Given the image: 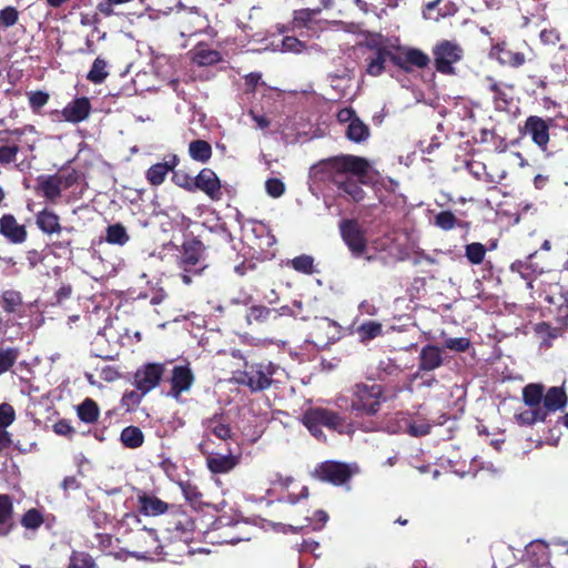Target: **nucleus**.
<instances>
[{
  "label": "nucleus",
  "mask_w": 568,
  "mask_h": 568,
  "mask_svg": "<svg viewBox=\"0 0 568 568\" xmlns=\"http://www.w3.org/2000/svg\"><path fill=\"white\" fill-rule=\"evenodd\" d=\"M432 426L427 422H412L408 424V434L415 437L426 436L430 433Z\"/></svg>",
  "instance_id": "774afa93"
},
{
  "label": "nucleus",
  "mask_w": 568,
  "mask_h": 568,
  "mask_svg": "<svg viewBox=\"0 0 568 568\" xmlns=\"http://www.w3.org/2000/svg\"><path fill=\"white\" fill-rule=\"evenodd\" d=\"M172 172V182L189 191V192H194V178L189 174L187 172L183 171V170H173L171 171Z\"/></svg>",
  "instance_id": "6e6d98bb"
},
{
  "label": "nucleus",
  "mask_w": 568,
  "mask_h": 568,
  "mask_svg": "<svg viewBox=\"0 0 568 568\" xmlns=\"http://www.w3.org/2000/svg\"><path fill=\"white\" fill-rule=\"evenodd\" d=\"M190 53L192 54V61L201 67L214 65L222 60L217 50L210 49L203 43H199Z\"/></svg>",
  "instance_id": "7c9ffc66"
},
{
  "label": "nucleus",
  "mask_w": 568,
  "mask_h": 568,
  "mask_svg": "<svg viewBox=\"0 0 568 568\" xmlns=\"http://www.w3.org/2000/svg\"><path fill=\"white\" fill-rule=\"evenodd\" d=\"M0 234L12 244H21L28 237L26 226L19 224L14 215L10 213L0 217Z\"/></svg>",
  "instance_id": "4be33fe9"
},
{
  "label": "nucleus",
  "mask_w": 568,
  "mask_h": 568,
  "mask_svg": "<svg viewBox=\"0 0 568 568\" xmlns=\"http://www.w3.org/2000/svg\"><path fill=\"white\" fill-rule=\"evenodd\" d=\"M486 252V246L479 242H473L465 246V256L468 262L474 265H478L484 262Z\"/></svg>",
  "instance_id": "3c124183"
},
{
  "label": "nucleus",
  "mask_w": 568,
  "mask_h": 568,
  "mask_svg": "<svg viewBox=\"0 0 568 568\" xmlns=\"http://www.w3.org/2000/svg\"><path fill=\"white\" fill-rule=\"evenodd\" d=\"M29 106L36 114H40L41 109L49 102L50 94L42 90L30 91L27 93Z\"/></svg>",
  "instance_id": "864d4df0"
},
{
  "label": "nucleus",
  "mask_w": 568,
  "mask_h": 568,
  "mask_svg": "<svg viewBox=\"0 0 568 568\" xmlns=\"http://www.w3.org/2000/svg\"><path fill=\"white\" fill-rule=\"evenodd\" d=\"M485 83L487 91L493 93L495 109L499 111L506 110L513 101V98L508 92L511 87L496 81L493 77H487L485 79Z\"/></svg>",
  "instance_id": "393cba45"
},
{
  "label": "nucleus",
  "mask_w": 568,
  "mask_h": 568,
  "mask_svg": "<svg viewBox=\"0 0 568 568\" xmlns=\"http://www.w3.org/2000/svg\"><path fill=\"white\" fill-rule=\"evenodd\" d=\"M493 54L496 57L498 62L503 65L511 68H519L527 61L526 55L523 52H516L510 50L506 42L497 43L491 49Z\"/></svg>",
  "instance_id": "a878e982"
},
{
  "label": "nucleus",
  "mask_w": 568,
  "mask_h": 568,
  "mask_svg": "<svg viewBox=\"0 0 568 568\" xmlns=\"http://www.w3.org/2000/svg\"><path fill=\"white\" fill-rule=\"evenodd\" d=\"M266 192L272 197H280L285 192V184L277 178H271L265 183Z\"/></svg>",
  "instance_id": "0e129e2a"
},
{
  "label": "nucleus",
  "mask_w": 568,
  "mask_h": 568,
  "mask_svg": "<svg viewBox=\"0 0 568 568\" xmlns=\"http://www.w3.org/2000/svg\"><path fill=\"white\" fill-rule=\"evenodd\" d=\"M89 518L98 528L105 527L110 523V516L99 507L89 510Z\"/></svg>",
  "instance_id": "338daca9"
},
{
  "label": "nucleus",
  "mask_w": 568,
  "mask_h": 568,
  "mask_svg": "<svg viewBox=\"0 0 568 568\" xmlns=\"http://www.w3.org/2000/svg\"><path fill=\"white\" fill-rule=\"evenodd\" d=\"M210 446V439L203 440L199 445V450L205 457L206 467L212 474H227L240 464L241 456L233 454L230 448L227 454H221L211 450Z\"/></svg>",
  "instance_id": "f8f14e48"
},
{
  "label": "nucleus",
  "mask_w": 568,
  "mask_h": 568,
  "mask_svg": "<svg viewBox=\"0 0 568 568\" xmlns=\"http://www.w3.org/2000/svg\"><path fill=\"white\" fill-rule=\"evenodd\" d=\"M144 434L138 426H126L120 434L121 444L129 449L140 448L144 444Z\"/></svg>",
  "instance_id": "f704fd0d"
},
{
  "label": "nucleus",
  "mask_w": 568,
  "mask_h": 568,
  "mask_svg": "<svg viewBox=\"0 0 568 568\" xmlns=\"http://www.w3.org/2000/svg\"><path fill=\"white\" fill-rule=\"evenodd\" d=\"M322 12V8L298 9L293 12V26L295 28H310L314 18Z\"/></svg>",
  "instance_id": "a18cd8bd"
},
{
  "label": "nucleus",
  "mask_w": 568,
  "mask_h": 568,
  "mask_svg": "<svg viewBox=\"0 0 568 568\" xmlns=\"http://www.w3.org/2000/svg\"><path fill=\"white\" fill-rule=\"evenodd\" d=\"M434 225L443 231H452L455 227L469 229L470 223L458 220L452 211H440L434 216Z\"/></svg>",
  "instance_id": "72a5a7b5"
},
{
  "label": "nucleus",
  "mask_w": 568,
  "mask_h": 568,
  "mask_svg": "<svg viewBox=\"0 0 568 568\" xmlns=\"http://www.w3.org/2000/svg\"><path fill=\"white\" fill-rule=\"evenodd\" d=\"M20 523L26 529L37 530L43 525L44 517L39 509L30 508L22 515Z\"/></svg>",
  "instance_id": "09e8293b"
},
{
  "label": "nucleus",
  "mask_w": 568,
  "mask_h": 568,
  "mask_svg": "<svg viewBox=\"0 0 568 568\" xmlns=\"http://www.w3.org/2000/svg\"><path fill=\"white\" fill-rule=\"evenodd\" d=\"M339 234L353 257H362L368 247L366 230L356 219H343L338 223Z\"/></svg>",
  "instance_id": "9d476101"
},
{
  "label": "nucleus",
  "mask_w": 568,
  "mask_h": 568,
  "mask_svg": "<svg viewBox=\"0 0 568 568\" xmlns=\"http://www.w3.org/2000/svg\"><path fill=\"white\" fill-rule=\"evenodd\" d=\"M445 348L457 352V353H464L467 352L470 347V339L467 337H450L445 341L444 344Z\"/></svg>",
  "instance_id": "052dcab7"
},
{
  "label": "nucleus",
  "mask_w": 568,
  "mask_h": 568,
  "mask_svg": "<svg viewBox=\"0 0 568 568\" xmlns=\"http://www.w3.org/2000/svg\"><path fill=\"white\" fill-rule=\"evenodd\" d=\"M195 521L190 514L181 508L172 507L169 515L168 530L185 541L192 539Z\"/></svg>",
  "instance_id": "4468645a"
},
{
  "label": "nucleus",
  "mask_w": 568,
  "mask_h": 568,
  "mask_svg": "<svg viewBox=\"0 0 568 568\" xmlns=\"http://www.w3.org/2000/svg\"><path fill=\"white\" fill-rule=\"evenodd\" d=\"M170 395L178 399L182 393L190 390L194 383V374L189 365H176L170 379Z\"/></svg>",
  "instance_id": "6ab92c4d"
},
{
  "label": "nucleus",
  "mask_w": 568,
  "mask_h": 568,
  "mask_svg": "<svg viewBox=\"0 0 568 568\" xmlns=\"http://www.w3.org/2000/svg\"><path fill=\"white\" fill-rule=\"evenodd\" d=\"M55 176L59 180L61 190L64 191L79 183L81 173L77 169L63 166L55 173Z\"/></svg>",
  "instance_id": "c03bdc74"
},
{
  "label": "nucleus",
  "mask_w": 568,
  "mask_h": 568,
  "mask_svg": "<svg viewBox=\"0 0 568 568\" xmlns=\"http://www.w3.org/2000/svg\"><path fill=\"white\" fill-rule=\"evenodd\" d=\"M212 146L205 140H193L189 144V155L193 161L202 164L207 163L212 158Z\"/></svg>",
  "instance_id": "e433bc0d"
},
{
  "label": "nucleus",
  "mask_w": 568,
  "mask_h": 568,
  "mask_svg": "<svg viewBox=\"0 0 568 568\" xmlns=\"http://www.w3.org/2000/svg\"><path fill=\"white\" fill-rule=\"evenodd\" d=\"M432 54L436 71L453 75L456 73L454 65L464 58V48L456 40L443 39L433 47Z\"/></svg>",
  "instance_id": "6e6552de"
},
{
  "label": "nucleus",
  "mask_w": 568,
  "mask_h": 568,
  "mask_svg": "<svg viewBox=\"0 0 568 568\" xmlns=\"http://www.w3.org/2000/svg\"><path fill=\"white\" fill-rule=\"evenodd\" d=\"M402 368L396 363V361L392 358L381 359L377 368H376V377L377 379L384 382L388 377H397L402 374Z\"/></svg>",
  "instance_id": "37998d69"
},
{
  "label": "nucleus",
  "mask_w": 568,
  "mask_h": 568,
  "mask_svg": "<svg viewBox=\"0 0 568 568\" xmlns=\"http://www.w3.org/2000/svg\"><path fill=\"white\" fill-rule=\"evenodd\" d=\"M181 488L184 497L192 504H201L203 494L200 491L196 485L189 481L182 483Z\"/></svg>",
  "instance_id": "680f3d73"
},
{
  "label": "nucleus",
  "mask_w": 568,
  "mask_h": 568,
  "mask_svg": "<svg viewBox=\"0 0 568 568\" xmlns=\"http://www.w3.org/2000/svg\"><path fill=\"white\" fill-rule=\"evenodd\" d=\"M203 426L206 432L223 442H227L234 436V433L232 432L230 424L225 422L223 414H214L212 417L204 419Z\"/></svg>",
  "instance_id": "cd10ccee"
},
{
  "label": "nucleus",
  "mask_w": 568,
  "mask_h": 568,
  "mask_svg": "<svg viewBox=\"0 0 568 568\" xmlns=\"http://www.w3.org/2000/svg\"><path fill=\"white\" fill-rule=\"evenodd\" d=\"M389 60L395 67L406 73H410L414 68L425 69L429 65L428 54L418 48L397 47L396 51L390 50L371 53L365 58V71L371 77H379L386 70V62Z\"/></svg>",
  "instance_id": "f257e3e1"
},
{
  "label": "nucleus",
  "mask_w": 568,
  "mask_h": 568,
  "mask_svg": "<svg viewBox=\"0 0 568 568\" xmlns=\"http://www.w3.org/2000/svg\"><path fill=\"white\" fill-rule=\"evenodd\" d=\"M138 508L144 516H159L165 514L170 505L152 493L136 489Z\"/></svg>",
  "instance_id": "aec40b11"
},
{
  "label": "nucleus",
  "mask_w": 568,
  "mask_h": 568,
  "mask_svg": "<svg viewBox=\"0 0 568 568\" xmlns=\"http://www.w3.org/2000/svg\"><path fill=\"white\" fill-rule=\"evenodd\" d=\"M0 307L8 315L22 316L24 303L21 292L13 288L2 291Z\"/></svg>",
  "instance_id": "bb28decb"
},
{
  "label": "nucleus",
  "mask_w": 568,
  "mask_h": 568,
  "mask_svg": "<svg viewBox=\"0 0 568 568\" xmlns=\"http://www.w3.org/2000/svg\"><path fill=\"white\" fill-rule=\"evenodd\" d=\"M202 191L212 201L222 199V183L217 174L209 168L202 169L194 178V192Z\"/></svg>",
  "instance_id": "dca6fc26"
},
{
  "label": "nucleus",
  "mask_w": 568,
  "mask_h": 568,
  "mask_svg": "<svg viewBox=\"0 0 568 568\" xmlns=\"http://www.w3.org/2000/svg\"><path fill=\"white\" fill-rule=\"evenodd\" d=\"M288 265L296 272L312 275L315 273L314 257L307 254H302L288 262Z\"/></svg>",
  "instance_id": "de8ad7c7"
},
{
  "label": "nucleus",
  "mask_w": 568,
  "mask_h": 568,
  "mask_svg": "<svg viewBox=\"0 0 568 568\" xmlns=\"http://www.w3.org/2000/svg\"><path fill=\"white\" fill-rule=\"evenodd\" d=\"M92 111V105L87 97H80L69 102L61 111L53 110L50 114L61 116L63 121L80 123L85 121Z\"/></svg>",
  "instance_id": "2eb2a0df"
},
{
  "label": "nucleus",
  "mask_w": 568,
  "mask_h": 568,
  "mask_svg": "<svg viewBox=\"0 0 568 568\" xmlns=\"http://www.w3.org/2000/svg\"><path fill=\"white\" fill-rule=\"evenodd\" d=\"M302 424L313 437L318 440H326L323 427L339 435H348L354 432L352 422L339 412L326 407H310L301 418Z\"/></svg>",
  "instance_id": "f03ea898"
},
{
  "label": "nucleus",
  "mask_w": 568,
  "mask_h": 568,
  "mask_svg": "<svg viewBox=\"0 0 568 568\" xmlns=\"http://www.w3.org/2000/svg\"><path fill=\"white\" fill-rule=\"evenodd\" d=\"M121 527L140 526L141 519L134 513H126L120 521ZM126 542L130 547V554L136 558H148L159 554L160 540L156 531L145 526L138 527L129 534Z\"/></svg>",
  "instance_id": "20e7f679"
},
{
  "label": "nucleus",
  "mask_w": 568,
  "mask_h": 568,
  "mask_svg": "<svg viewBox=\"0 0 568 568\" xmlns=\"http://www.w3.org/2000/svg\"><path fill=\"white\" fill-rule=\"evenodd\" d=\"M13 528L12 497L8 494H0V537H7Z\"/></svg>",
  "instance_id": "c756f323"
},
{
  "label": "nucleus",
  "mask_w": 568,
  "mask_h": 568,
  "mask_svg": "<svg viewBox=\"0 0 568 568\" xmlns=\"http://www.w3.org/2000/svg\"><path fill=\"white\" fill-rule=\"evenodd\" d=\"M16 419V412L8 403L0 404V428L9 427Z\"/></svg>",
  "instance_id": "e2e57ef3"
},
{
  "label": "nucleus",
  "mask_w": 568,
  "mask_h": 568,
  "mask_svg": "<svg viewBox=\"0 0 568 568\" xmlns=\"http://www.w3.org/2000/svg\"><path fill=\"white\" fill-rule=\"evenodd\" d=\"M336 324L335 322L328 318H321L316 325L314 326V331L311 334L314 337V343L316 345H327L334 337L328 336L329 331H335Z\"/></svg>",
  "instance_id": "58836bf2"
},
{
  "label": "nucleus",
  "mask_w": 568,
  "mask_h": 568,
  "mask_svg": "<svg viewBox=\"0 0 568 568\" xmlns=\"http://www.w3.org/2000/svg\"><path fill=\"white\" fill-rule=\"evenodd\" d=\"M346 138L352 142L362 143L369 138V128L358 116H354L347 125Z\"/></svg>",
  "instance_id": "4c0bfd02"
},
{
  "label": "nucleus",
  "mask_w": 568,
  "mask_h": 568,
  "mask_svg": "<svg viewBox=\"0 0 568 568\" xmlns=\"http://www.w3.org/2000/svg\"><path fill=\"white\" fill-rule=\"evenodd\" d=\"M36 223L45 234L60 233L62 230L59 215L47 207L38 212Z\"/></svg>",
  "instance_id": "2f4dec72"
},
{
  "label": "nucleus",
  "mask_w": 568,
  "mask_h": 568,
  "mask_svg": "<svg viewBox=\"0 0 568 568\" xmlns=\"http://www.w3.org/2000/svg\"><path fill=\"white\" fill-rule=\"evenodd\" d=\"M143 394L140 390H126L124 392L122 398H121V405L125 408L126 412L134 410L141 403Z\"/></svg>",
  "instance_id": "4d7b16f0"
},
{
  "label": "nucleus",
  "mask_w": 568,
  "mask_h": 568,
  "mask_svg": "<svg viewBox=\"0 0 568 568\" xmlns=\"http://www.w3.org/2000/svg\"><path fill=\"white\" fill-rule=\"evenodd\" d=\"M206 247L197 237L184 241L179 250L178 266L182 270L181 280L184 284L192 283V276L201 275L207 267L205 263Z\"/></svg>",
  "instance_id": "39448f33"
},
{
  "label": "nucleus",
  "mask_w": 568,
  "mask_h": 568,
  "mask_svg": "<svg viewBox=\"0 0 568 568\" xmlns=\"http://www.w3.org/2000/svg\"><path fill=\"white\" fill-rule=\"evenodd\" d=\"M305 49L304 42L298 40L296 37H284L282 40V51L300 53Z\"/></svg>",
  "instance_id": "69168bd1"
},
{
  "label": "nucleus",
  "mask_w": 568,
  "mask_h": 568,
  "mask_svg": "<svg viewBox=\"0 0 568 568\" xmlns=\"http://www.w3.org/2000/svg\"><path fill=\"white\" fill-rule=\"evenodd\" d=\"M443 349L434 344H426L418 354L416 376L423 377L426 373L433 372L444 365Z\"/></svg>",
  "instance_id": "f3484780"
},
{
  "label": "nucleus",
  "mask_w": 568,
  "mask_h": 568,
  "mask_svg": "<svg viewBox=\"0 0 568 568\" xmlns=\"http://www.w3.org/2000/svg\"><path fill=\"white\" fill-rule=\"evenodd\" d=\"M384 389L379 384L357 383L352 388L351 409L356 417L375 416L382 406Z\"/></svg>",
  "instance_id": "423d86ee"
},
{
  "label": "nucleus",
  "mask_w": 568,
  "mask_h": 568,
  "mask_svg": "<svg viewBox=\"0 0 568 568\" xmlns=\"http://www.w3.org/2000/svg\"><path fill=\"white\" fill-rule=\"evenodd\" d=\"M77 415L79 419L85 424L97 423L100 416L98 403L94 399L87 397L77 406Z\"/></svg>",
  "instance_id": "c9c22d12"
},
{
  "label": "nucleus",
  "mask_w": 568,
  "mask_h": 568,
  "mask_svg": "<svg viewBox=\"0 0 568 568\" xmlns=\"http://www.w3.org/2000/svg\"><path fill=\"white\" fill-rule=\"evenodd\" d=\"M383 333V325L379 322L366 321L357 327V334L362 342L374 339Z\"/></svg>",
  "instance_id": "49530a36"
},
{
  "label": "nucleus",
  "mask_w": 568,
  "mask_h": 568,
  "mask_svg": "<svg viewBox=\"0 0 568 568\" xmlns=\"http://www.w3.org/2000/svg\"><path fill=\"white\" fill-rule=\"evenodd\" d=\"M34 192L50 203H57L62 195V190L55 174H42L37 178Z\"/></svg>",
  "instance_id": "5701e85b"
},
{
  "label": "nucleus",
  "mask_w": 568,
  "mask_h": 568,
  "mask_svg": "<svg viewBox=\"0 0 568 568\" xmlns=\"http://www.w3.org/2000/svg\"><path fill=\"white\" fill-rule=\"evenodd\" d=\"M165 372L162 363H148L142 365L134 373V386L143 394L154 389L161 382Z\"/></svg>",
  "instance_id": "ddd939ff"
},
{
  "label": "nucleus",
  "mask_w": 568,
  "mask_h": 568,
  "mask_svg": "<svg viewBox=\"0 0 568 568\" xmlns=\"http://www.w3.org/2000/svg\"><path fill=\"white\" fill-rule=\"evenodd\" d=\"M180 162V159L176 154H171L165 158L164 162H159L151 165L146 173L145 178L148 182L153 186L161 185L168 175L169 172L173 171Z\"/></svg>",
  "instance_id": "b1692460"
},
{
  "label": "nucleus",
  "mask_w": 568,
  "mask_h": 568,
  "mask_svg": "<svg viewBox=\"0 0 568 568\" xmlns=\"http://www.w3.org/2000/svg\"><path fill=\"white\" fill-rule=\"evenodd\" d=\"M108 61L101 57H98L87 74V80L94 84H101L109 77Z\"/></svg>",
  "instance_id": "a19ab883"
},
{
  "label": "nucleus",
  "mask_w": 568,
  "mask_h": 568,
  "mask_svg": "<svg viewBox=\"0 0 568 568\" xmlns=\"http://www.w3.org/2000/svg\"><path fill=\"white\" fill-rule=\"evenodd\" d=\"M68 568H97L91 555L83 551H73Z\"/></svg>",
  "instance_id": "5fc2aeb1"
},
{
  "label": "nucleus",
  "mask_w": 568,
  "mask_h": 568,
  "mask_svg": "<svg viewBox=\"0 0 568 568\" xmlns=\"http://www.w3.org/2000/svg\"><path fill=\"white\" fill-rule=\"evenodd\" d=\"M277 369V365L272 362L245 363L244 369L236 377V382L246 386L252 393L262 392L272 386L273 376Z\"/></svg>",
  "instance_id": "0eeeda50"
},
{
  "label": "nucleus",
  "mask_w": 568,
  "mask_h": 568,
  "mask_svg": "<svg viewBox=\"0 0 568 568\" xmlns=\"http://www.w3.org/2000/svg\"><path fill=\"white\" fill-rule=\"evenodd\" d=\"M283 315H292L295 318H300L302 321L307 320L306 316H303V315L298 316V314L293 312L288 306H283L280 310H277V308H270V307L263 306V305L252 306L248 311L247 320L250 322L255 321L257 323H264V322H268V321H275L280 316H283Z\"/></svg>",
  "instance_id": "412c9836"
},
{
  "label": "nucleus",
  "mask_w": 568,
  "mask_h": 568,
  "mask_svg": "<svg viewBox=\"0 0 568 568\" xmlns=\"http://www.w3.org/2000/svg\"><path fill=\"white\" fill-rule=\"evenodd\" d=\"M529 409H525L518 414H515V420L520 426H532L536 423H545L546 417L544 412L540 410L539 406H528Z\"/></svg>",
  "instance_id": "ea45409f"
},
{
  "label": "nucleus",
  "mask_w": 568,
  "mask_h": 568,
  "mask_svg": "<svg viewBox=\"0 0 568 568\" xmlns=\"http://www.w3.org/2000/svg\"><path fill=\"white\" fill-rule=\"evenodd\" d=\"M322 170L333 176L344 179L347 173L363 176L368 172V161L356 155H341L327 159L321 163Z\"/></svg>",
  "instance_id": "1a4fd4ad"
},
{
  "label": "nucleus",
  "mask_w": 568,
  "mask_h": 568,
  "mask_svg": "<svg viewBox=\"0 0 568 568\" xmlns=\"http://www.w3.org/2000/svg\"><path fill=\"white\" fill-rule=\"evenodd\" d=\"M558 300L559 303L555 304L554 297H548L549 303L555 305V308L549 306L548 311L556 316L559 324L566 325L568 321V298L561 294Z\"/></svg>",
  "instance_id": "603ef678"
},
{
  "label": "nucleus",
  "mask_w": 568,
  "mask_h": 568,
  "mask_svg": "<svg viewBox=\"0 0 568 568\" xmlns=\"http://www.w3.org/2000/svg\"><path fill=\"white\" fill-rule=\"evenodd\" d=\"M19 355L20 352L16 347L0 348V376L13 367Z\"/></svg>",
  "instance_id": "8fccbe9b"
},
{
  "label": "nucleus",
  "mask_w": 568,
  "mask_h": 568,
  "mask_svg": "<svg viewBox=\"0 0 568 568\" xmlns=\"http://www.w3.org/2000/svg\"><path fill=\"white\" fill-rule=\"evenodd\" d=\"M537 252L530 253L526 260H516L511 263L510 270L511 272H517L520 276L527 281V287L532 288L534 278L542 273V267L532 263V258L535 257Z\"/></svg>",
  "instance_id": "c85d7f7f"
},
{
  "label": "nucleus",
  "mask_w": 568,
  "mask_h": 568,
  "mask_svg": "<svg viewBox=\"0 0 568 568\" xmlns=\"http://www.w3.org/2000/svg\"><path fill=\"white\" fill-rule=\"evenodd\" d=\"M523 402L526 406H539L547 418L550 414L562 412L568 405V395L564 386L545 388L540 383H529L523 388Z\"/></svg>",
  "instance_id": "7ed1b4c3"
},
{
  "label": "nucleus",
  "mask_w": 568,
  "mask_h": 568,
  "mask_svg": "<svg viewBox=\"0 0 568 568\" xmlns=\"http://www.w3.org/2000/svg\"><path fill=\"white\" fill-rule=\"evenodd\" d=\"M354 474L355 469L347 463L325 460L315 467L313 476L321 481L342 486L349 481Z\"/></svg>",
  "instance_id": "9b49d317"
},
{
  "label": "nucleus",
  "mask_w": 568,
  "mask_h": 568,
  "mask_svg": "<svg viewBox=\"0 0 568 568\" xmlns=\"http://www.w3.org/2000/svg\"><path fill=\"white\" fill-rule=\"evenodd\" d=\"M19 12L14 7H6L0 10V26L2 28H10L18 22Z\"/></svg>",
  "instance_id": "bf43d9fd"
},
{
  "label": "nucleus",
  "mask_w": 568,
  "mask_h": 568,
  "mask_svg": "<svg viewBox=\"0 0 568 568\" xmlns=\"http://www.w3.org/2000/svg\"><path fill=\"white\" fill-rule=\"evenodd\" d=\"M334 184L337 185L338 190L347 194L354 202H361L365 199V191L361 183L351 176L339 179L332 176Z\"/></svg>",
  "instance_id": "473e14b6"
},
{
  "label": "nucleus",
  "mask_w": 568,
  "mask_h": 568,
  "mask_svg": "<svg viewBox=\"0 0 568 568\" xmlns=\"http://www.w3.org/2000/svg\"><path fill=\"white\" fill-rule=\"evenodd\" d=\"M550 119L544 120L537 115H530L525 121V132L530 135L532 142L546 150L549 142Z\"/></svg>",
  "instance_id": "a211bd4d"
},
{
  "label": "nucleus",
  "mask_w": 568,
  "mask_h": 568,
  "mask_svg": "<svg viewBox=\"0 0 568 568\" xmlns=\"http://www.w3.org/2000/svg\"><path fill=\"white\" fill-rule=\"evenodd\" d=\"M105 241L112 245L123 246L130 241V235L123 224L115 223L105 229Z\"/></svg>",
  "instance_id": "79ce46f5"
},
{
  "label": "nucleus",
  "mask_w": 568,
  "mask_h": 568,
  "mask_svg": "<svg viewBox=\"0 0 568 568\" xmlns=\"http://www.w3.org/2000/svg\"><path fill=\"white\" fill-rule=\"evenodd\" d=\"M20 148L18 144L3 143L0 145V164L9 165L17 160V154Z\"/></svg>",
  "instance_id": "13d9d810"
}]
</instances>
